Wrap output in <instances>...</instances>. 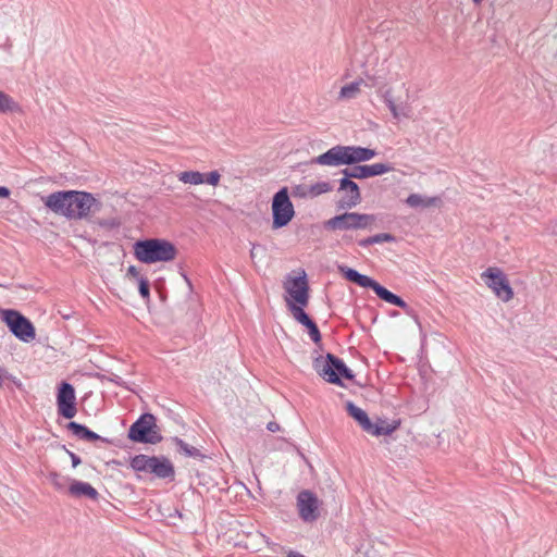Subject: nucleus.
I'll return each mask as SVG.
<instances>
[{
    "label": "nucleus",
    "instance_id": "1",
    "mask_svg": "<svg viewBox=\"0 0 557 557\" xmlns=\"http://www.w3.org/2000/svg\"><path fill=\"white\" fill-rule=\"evenodd\" d=\"M46 208L67 220H90L101 208V202L91 193L83 190H58L44 198Z\"/></svg>",
    "mask_w": 557,
    "mask_h": 557
},
{
    "label": "nucleus",
    "instance_id": "2",
    "mask_svg": "<svg viewBox=\"0 0 557 557\" xmlns=\"http://www.w3.org/2000/svg\"><path fill=\"white\" fill-rule=\"evenodd\" d=\"M376 92L395 121L401 122L412 117L410 86L406 79L391 77L377 87Z\"/></svg>",
    "mask_w": 557,
    "mask_h": 557
},
{
    "label": "nucleus",
    "instance_id": "3",
    "mask_svg": "<svg viewBox=\"0 0 557 557\" xmlns=\"http://www.w3.org/2000/svg\"><path fill=\"white\" fill-rule=\"evenodd\" d=\"M345 407L348 414L359 424L362 431L369 435L375 437L388 436L400 426V420L396 419L389 420L386 418L377 417L374 421H372L363 409L356 406L351 401H347Z\"/></svg>",
    "mask_w": 557,
    "mask_h": 557
},
{
    "label": "nucleus",
    "instance_id": "4",
    "mask_svg": "<svg viewBox=\"0 0 557 557\" xmlns=\"http://www.w3.org/2000/svg\"><path fill=\"white\" fill-rule=\"evenodd\" d=\"M176 256V246L166 239L141 240V262L144 263L171 262Z\"/></svg>",
    "mask_w": 557,
    "mask_h": 557
},
{
    "label": "nucleus",
    "instance_id": "5",
    "mask_svg": "<svg viewBox=\"0 0 557 557\" xmlns=\"http://www.w3.org/2000/svg\"><path fill=\"white\" fill-rule=\"evenodd\" d=\"M283 288L285 290L286 306L302 305L307 306L309 302V285L307 274L304 270H298L289 273L283 281Z\"/></svg>",
    "mask_w": 557,
    "mask_h": 557
},
{
    "label": "nucleus",
    "instance_id": "6",
    "mask_svg": "<svg viewBox=\"0 0 557 557\" xmlns=\"http://www.w3.org/2000/svg\"><path fill=\"white\" fill-rule=\"evenodd\" d=\"M0 315L16 338L24 343L35 339V327L22 313L13 309H5L0 311Z\"/></svg>",
    "mask_w": 557,
    "mask_h": 557
},
{
    "label": "nucleus",
    "instance_id": "7",
    "mask_svg": "<svg viewBox=\"0 0 557 557\" xmlns=\"http://www.w3.org/2000/svg\"><path fill=\"white\" fill-rule=\"evenodd\" d=\"M484 284L494 293V295L504 302L510 301L513 296V289L500 268L490 267L481 273Z\"/></svg>",
    "mask_w": 557,
    "mask_h": 557
},
{
    "label": "nucleus",
    "instance_id": "8",
    "mask_svg": "<svg viewBox=\"0 0 557 557\" xmlns=\"http://www.w3.org/2000/svg\"><path fill=\"white\" fill-rule=\"evenodd\" d=\"M271 210L273 216L272 227L274 230L288 225L294 219L295 209L286 187H283L273 196Z\"/></svg>",
    "mask_w": 557,
    "mask_h": 557
},
{
    "label": "nucleus",
    "instance_id": "9",
    "mask_svg": "<svg viewBox=\"0 0 557 557\" xmlns=\"http://www.w3.org/2000/svg\"><path fill=\"white\" fill-rule=\"evenodd\" d=\"M375 222V215L358 212H345L326 222V227L332 230H363L371 227Z\"/></svg>",
    "mask_w": 557,
    "mask_h": 557
},
{
    "label": "nucleus",
    "instance_id": "10",
    "mask_svg": "<svg viewBox=\"0 0 557 557\" xmlns=\"http://www.w3.org/2000/svg\"><path fill=\"white\" fill-rule=\"evenodd\" d=\"M141 471L153 474L158 479H169L171 481L175 475L173 463L165 457L141 455Z\"/></svg>",
    "mask_w": 557,
    "mask_h": 557
},
{
    "label": "nucleus",
    "instance_id": "11",
    "mask_svg": "<svg viewBox=\"0 0 557 557\" xmlns=\"http://www.w3.org/2000/svg\"><path fill=\"white\" fill-rule=\"evenodd\" d=\"M75 400L76 397L73 385L67 382H62L57 395L58 413L65 419L74 418L77 413Z\"/></svg>",
    "mask_w": 557,
    "mask_h": 557
},
{
    "label": "nucleus",
    "instance_id": "12",
    "mask_svg": "<svg viewBox=\"0 0 557 557\" xmlns=\"http://www.w3.org/2000/svg\"><path fill=\"white\" fill-rule=\"evenodd\" d=\"M297 509L305 522H313L320 516V500L312 492L301 491L297 496Z\"/></svg>",
    "mask_w": 557,
    "mask_h": 557
},
{
    "label": "nucleus",
    "instance_id": "13",
    "mask_svg": "<svg viewBox=\"0 0 557 557\" xmlns=\"http://www.w3.org/2000/svg\"><path fill=\"white\" fill-rule=\"evenodd\" d=\"M338 193L342 194L339 207L343 209L355 208L361 202L359 186L350 177L344 175L339 181Z\"/></svg>",
    "mask_w": 557,
    "mask_h": 557
},
{
    "label": "nucleus",
    "instance_id": "14",
    "mask_svg": "<svg viewBox=\"0 0 557 557\" xmlns=\"http://www.w3.org/2000/svg\"><path fill=\"white\" fill-rule=\"evenodd\" d=\"M177 178L181 183L190 186H197L208 184L216 187L221 181V174L218 171H211L208 173H201L199 171H182L177 174Z\"/></svg>",
    "mask_w": 557,
    "mask_h": 557
},
{
    "label": "nucleus",
    "instance_id": "15",
    "mask_svg": "<svg viewBox=\"0 0 557 557\" xmlns=\"http://www.w3.org/2000/svg\"><path fill=\"white\" fill-rule=\"evenodd\" d=\"M163 440L162 429L151 413L141 414V443L156 445Z\"/></svg>",
    "mask_w": 557,
    "mask_h": 557
},
{
    "label": "nucleus",
    "instance_id": "16",
    "mask_svg": "<svg viewBox=\"0 0 557 557\" xmlns=\"http://www.w3.org/2000/svg\"><path fill=\"white\" fill-rule=\"evenodd\" d=\"M312 164L322 166H342L347 165L345 146L337 145L325 151L324 153L311 160Z\"/></svg>",
    "mask_w": 557,
    "mask_h": 557
},
{
    "label": "nucleus",
    "instance_id": "17",
    "mask_svg": "<svg viewBox=\"0 0 557 557\" xmlns=\"http://www.w3.org/2000/svg\"><path fill=\"white\" fill-rule=\"evenodd\" d=\"M334 362L335 356L327 354L325 357L315 358L313 361V368L317 373L329 383L341 384V379L336 371H334V367H336V363Z\"/></svg>",
    "mask_w": 557,
    "mask_h": 557
},
{
    "label": "nucleus",
    "instance_id": "18",
    "mask_svg": "<svg viewBox=\"0 0 557 557\" xmlns=\"http://www.w3.org/2000/svg\"><path fill=\"white\" fill-rule=\"evenodd\" d=\"M347 165L372 160L376 152L373 149L360 146H345Z\"/></svg>",
    "mask_w": 557,
    "mask_h": 557
},
{
    "label": "nucleus",
    "instance_id": "19",
    "mask_svg": "<svg viewBox=\"0 0 557 557\" xmlns=\"http://www.w3.org/2000/svg\"><path fill=\"white\" fill-rule=\"evenodd\" d=\"M69 493L76 498L86 497L92 500H97L99 496V493L91 484L76 480L72 481L70 484Z\"/></svg>",
    "mask_w": 557,
    "mask_h": 557
},
{
    "label": "nucleus",
    "instance_id": "20",
    "mask_svg": "<svg viewBox=\"0 0 557 557\" xmlns=\"http://www.w3.org/2000/svg\"><path fill=\"white\" fill-rule=\"evenodd\" d=\"M366 86V82L363 78L359 77L355 79L354 82H350L348 84H345L341 87L337 100L338 101H349L352 99H356L360 96L362 92V87Z\"/></svg>",
    "mask_w": 557,
    "mask_h": 557
},
{
    "label": "nucleus",
    "instance_id": "21",
    "mask_svg": "<svg viewBox=\"0 0 557 557\" xmlns=\"http://www.w3.org/2000/svg\"><path fill=\"white\" fill-rule=\"evenodd\" d=\"M341 270L348 281L354 282L361 287H369V288H372L373 290H375L376 285H379V283L375 282L373 278H371L367 275L360 274L359 272H357L354 269L341 268Z\"/></svg>",
    "mask_w": 557,
    "mask_h": 557
},
{
    "label": "nucleus",
    "instance_id": "22",
    "mask_svg": "<svg viewBox=\"0 0 557 557\" xmlns=\"http://www.w3.org/2000/svg\"><path fill=\"white\" fill-rule=\"evenodd\" d=\"M410 208H431L440 205L441 199L438 197H428L420 194H411L405 200Z\"/></svg>",
    "mask_w": 557,
    "mask_h": 557
},
{
    "label": "nucleus",
    "instance_id": "23",
    "mask_svg": "<svg viewBox=\"0 0 557 557\" xmlns=\"http://www.w3.org/2000/svg\"><path fill=\"white\" fill-rule=\"evenodd\" d=\"M22 107L10 95L0 90V113H21Z\"/></svg>",
    "mask_w": 557,
    "mask_h": 557
},
{
    "label": "nucleus",
    "instance_id": "24",
    "mask_svg": "<svg viewBox=\"0 0 557 557\" xmlns=\"http://www.w3.org/2000/svg\"><path fill=\"white\" fill-rule=\"evenodd\" d=\"M374 293L384 301L392 304L394 306H397L399 308H405L407 305L406 302L397 295L393 294L385 287L381 286L380 284L376 285V288Z\"/></svg>",
    "mask_w": 557,
    "mask_h": 557
},
{
    "label": "nucleus",
    "instance_id": "25",
    "mask_svg": "<svg viewBox=\"0 0 557 557\" xmlns=\"http://www.w3.org/2000/svg\"><path fill=\"white\" fill-rule=\"evenodd\" d=\"M306 306H302V305H289L288 310L290 311L293 318L299 322L300 324H302L304 326H307L308 324H310V322L312 321L309 315L305 312L304 308Z\"/></svg>",
    "mask_w": 557,
    "mask_h": 557
},
{
    "label": "nucleus",
    "instance_id": "26",
    "mask_svg": "<svg viewBox=\"0 0 557 557\" xmlns=\"http://www.w3.org/2000/svg\"><path fill=\"white\" fill-rule=\"evenodd\" d=\"M47 479L59 491L65 490L70 482V478L62 475L54 470L48 472Z\"/></svg>",
    "mask_w": 557,
    "mask_h": 557
},
{
    "label": "nucleus",
    "instance_id": "27",
    "mask_svg": "<svg viewBox=\"0 0 557 557\" xmlns=\"http://www.w3.org/2000/svg\"><path fill=\"white\" fill-rule=\"evenodd\" d=\"M343 174L347 177L358 180L371 177L368 165H358L352 169H345L343 170Z\"/></svg>",
    "mask_w": 557,
    "mask_h": 557
},
{
    "label": "nucleus",
    "instance_id": "28",
    "mask_svg": "<svg viewBox=\"0 0 557 557\" xmlns=\"http://www.w3.org/2000/svg\"><path fill=\"white\" fill-rule=\"evenodd\" d=\"M332 190V185L329 182L322 181L309 185L310 198L327 194Z\"/></svg>",
    "mask_w": 557,
    "mask_h": 557
},
{
    "label": "nucleus",
    "instance_id": "29",
    "mask_svg": "<svg viewBox=\"0 0 557 557\" xmlns=\"http://www.w3.org/2000/svg\"><path fill=\"white\" fill-rule=\"evenodd\" d=\"M67 430L79 440H85L88 428L84 424L71 421L67 423Z\"/></svg>",
    "mask_w": 557,
    "mask_h": 557
},
{
    "label": "nucleus",
    "instance_id": "30",
    "mask_svg": "<svg viewBox=\"0 0 557 557\" xmlns=\"http://www.w3.org/2000/svg\"><path fill=\"white\" fill-rule=\"evenodd\" d=\"M94 224H96L98 227L104 230V231H112L115 228H119L120 221L117 219H98L94 221Z\"/></svg>",
    "mask_w": 557,
    "mask_h": 557
},
{
    "label": "nucleus",
    "instance_id": "31",
    "mask_svg": "<svg viewBox=\"0 0 557 557\" xmlns=\"http://www.w3.org/2000/svg\"><path fill=\"white\" fill-rule=\"evenodd\" d=\"M368 166L371 177L383 175L393 171V168L386 163H373Z\"/></svg>",
    "mask_w": 557,
    "mask_h": 557
},
{
    "label": "nucleus",
    "instance_id": "32",
    "mask_svg": "<svg viewBox=\"0 0 557 557\" xmlns=\"http://www.w3.org/2000/svg\"><path fill=\"white\" fill-rule=\"evenodd\" d=\"M334 363H336V367H334V371H336L338 377L343 376V377L349 379V380L354 377L352 371L350 369H348L346 367V364L341 359L335 357Z\"/></svg>",
    "mask_w": 557,
    "mask_h": 557
},
{
    "label": "nucleus",
    "instance_id": "33",
    "mask_svg": "<svg viewBox=\"0 0 557 557\" xmlns=\"http://www.w3.org/2000/svg\"><path fill=\"white\" fill-rule=\"evenodd\" d=\"M306 327L308 329V333L311 339L315 344H318L321 341V334L317 324L313 321H311L310 324H308Z\"/></svg>",
    "mask_w": 557,
    "mask_h": 557
},
{
    "label": "nucleus",
    "instance_id": "34",
    "mask_svg": "<svg viewBox=\"0 0 557 557\" xmlns=\"http://www.w3.org/2000/svg\"><path fill=\"white\" fill-rule=\"evenodd\" d=\"M128 438L133 442H139V418L131 425Z\"/></svg>",
    "mask_w": 557,
    "mask_h": 557
},
{
    "label": "nucleus",
    "instance_id": "35",
    "mask_svg": "<svg viewBox=\"0 0 557 557\" xmlns=\"http://www.w3.org/2000/svg\"><path fill=\"white\" fill-rule=\"evenodd\" d=\"M84 441H87V442H94V441H101L103 443H108V444H112L113 441L109 440V438H106V437H102L100 436L99 434L95 433L94 431L91 430H87L86 432V437Z\"/></svg>",
    "mask_w": 557,
    "mask_h": 557
},
{
    "label": "nucleus",
    "instance_id": "36",
    "mask_svg": "<svg viewBox=\"0 0 557 557\" xmlns=\"http://www.w3.org/2000/svg\"><path fill=\"white\" fill-rule=\"evenodd\" d=\"M372 242L374 244H381V243H392L395 240V237L389 233H381L372 236Z\"/></svg>",
    "mask_w": 557,
    "mask_h": 557
},
{
    "label": "nucleus",
    "instance_id": "37",
    "mask_svg": "<svg viewBox=\"0 0 557 557\" xmlns=\"http://www.w3.org/2000/svg\"><path fill=\"white\" fill-rule=\"evenodd\" d=\"M294 195L300 198H310L309 185L301 184L294 188Z\"/></svg>",
    "mask_w": 557,
    "mask_h": 557
},
{
    "label": "nucleus",
    "instance_id": "38",
    "mask_svg": "<svg viewBox=\"0 0 557 557\" xmlns=\"http://www.w3.org/2000/svg\"><path fill=\"white\" fill-rule=\"evenodd\" d=\"M63 449L66 451V454L70 456L71 458V461H72V467L73 468H76L77 466H79L82 463V459L79 458V456H77L76 454H74L73 451L66 449L65 446H63Z\"/></svg>",
    "mask_w": 557,
    "mask_h": 557
},
{
    "label": "nucleus",
    "instance_id": "39",
    "mask_svg": "<svg viewBox=\"0 0 557 557\" xmlns=\"http://www.w3.org/2000/svg\"><path fill=\"white\" fill-rule=\"evenodd\" d=\"M129 466L135 471L136 475L139 476V455L129 458Z\"/></svg>",
    "mask_w": 557,
    "mask_h": 557
},
{
    "label": "nucleus",
    "instance_id": "40",
    "mask_svg": "<svg viewBox=\"0 0 557 557\" xmlns=\"http://www.w3.org/2000/svg\"><path fill=\"white\" fill-rule=\"evenodd\" d=\"M178 446L187 456H193L196 451V448L189 447L183 441H178Z\"/></svg>",
    "mask_w": 557,
    "mask_h": 557
},
{
    "label": "nucleus",
    "instance_id": "41",
    "mask_svg": "<svg viewBox=\"0 0 557 557\" xmlns=\"http://www.w3.org/2000/svg\"><path fill=\"white\" fill-rule=\"evenodd\" d=\"M127 275H132L137 281V287L139 288V271L135 265H131L127 271Z\"/></svg>",
    "mask_w": 557,
    "mask_h": 557
},
{
    "label": "nucleus",
    "instance_id": "42",
    "mask_svg": "<svg viewBox=\"0 0 557 557\" xmlns=\"http://www.w3.org/2000/svg\"><path fill=\"white\" fill-rule=\"evenodd\" d=\"M141 297L148 298L149 297V283L146 280L141 278Z\"/></svg>",
    "mask_w": 557,
    "mask_h": 557
},
{
    "label": "nucleus",
    "instance_id": "43",
    "mask_svg": "<svg viewBox=\"0 0 557 557\" xmlns=\"http://www.w3.org/2000/svg\"><path fill=\"white\" fill-rule=\"evenodd\" d=\"M11 194L10 189L4 186H0V198H7Z\"/></svg>",
    "mask_w": 557,
    "mask_h": 557
},
{
    "label": "nucleus",
    "instance_id": "44",
    "mask_svg": "<svg viewBox=\"0 0 557 557\" xmlns=\"http://www.w3.org/2000/svg\"><path fill=\"white\" fill-rule=\"evenodd\" d=\"M372 240H373L372 236H370L368 238H364V239L360 240L359 245L366 247V246L374 244V242H372Z\"/></svg>",
    "mask_w": 557,
    "mask_h": 557
},
{
    "label": "nucleus",
    "instance_id": "45",
    "mask_svg": "<svg viewBox=\"0 0 557 557\" xmlns=\"http://www.w3.org/2000/svg\"><path fill=\"white\" fill-rule=\"evenodd\" d=\"M278 429H280V426L275 422H270L268 424V430L271 431V432H276V431H278Z\"/></svg>",
    "mask_w": 557,
    "mask_h": 557
},
{
    "label": "nucleus",
    "instance_id": "46",
    "mask_svg": "<svg viewBox=\"0 0 557 557\" xmlns=\"http://www.w3.org/2000/svg\"><path fill=\"white\" fill-rule=\"evenodd\" d=\"M140 249L139 239L133 244V250L135 258H138V250Z\"/></svg>",
    "mask_w": 557,
    "mask_h": 557
},
{
    "label": "nucleus",
    "instance_id": "47",
    "mask_svg": "<svg viewBox=\"0 0 557 557\" xmlns=\"http://www.w3.org/2000/svg\"><path fill=\"white\" fill-rule=\"evenodd\" d=\"M4 383V370L0 368V388L2 387Z\"/></svg>",
    "mask_w": 557,
    "mask_h": 557
},
{
    "label": "nucleus",
    "instance_id": "48",
    "mask_svg": "<svg viewBox=\"0 0 557 557\" xmlns=\"http://www.w3.org/2000/svg\"><path fill=\"white\" fill-rule=\"evenodd\" d=\"M250 257H251L252 259H255V258L257 257L256 246H255V245L252 246V249L250 250Z\"/></svg>",
    "mask_w": 557,
    "mask_h": 557
},
{
    "label": "nucleus",
    "instance_id": "49",
    "mask_svg": "<svg viewBox=\"0 0 557 557\" xmlns=\"http://www.w3.org/2000/svg\"><path fill=\"white\" fill-rule=\"evenodd\" d=\"M287 557H305V556L299 553H290V554H288Z\"/></svg>",
    "mask_w": 557,
    "mask_h": 557
},
{
    "label": "nucleus",
    "instance_id": "50",
    "mask_svg": "<svg viewBox=\"0 0 557 557\" xmlns=\"http://www.w3.org/2000/svg\"><path fill=\"white\" fill-rule=\"evenodd\" d=\"M126 461L127 460L125 459V460H115L114 462L120 465V466H124Z\"/></svg>",
    "mask_w": 557,
    "mask_h": 557
},
{
    "label": "nucleus",
    "instance_id": "51",
    "mask_svg": "<svg viewBox=\"0 0 557 557\" xmlns=\"http://www.w3.org/2000/svg\"><path fill=\"white\" fill-rule=\"evenodd\" d=\"M474 4H481L483 0H472Z\"/></svg>",
    "mask_w": 557,
    "mask_h": 557
}]
</instances>
